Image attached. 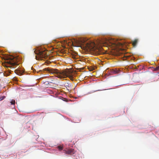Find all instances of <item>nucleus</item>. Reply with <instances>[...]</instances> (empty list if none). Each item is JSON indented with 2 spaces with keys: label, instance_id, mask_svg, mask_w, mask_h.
<instances>
[{
  "label": "nucleus",
  "instance_id": "nucleus-1",
  "mask_svg": "<svg viewBox=\"0 0 159 159\" xmlns=\"http://www.w3.org/2000/svg\"><path fill=\"white\" fill-rule=\"evenodd\" d=\"M75 45L73 43V46L80 47L87 50L93 51L98 54H102V47L98 48L96 46L95 43L90 41H86L84 39H80L79 40L75 41Z\"/></svg>",
  "mask_w": 159,
  "mask_h": 159
},
{
  "label": "nucleus",
  "instance_id": "nucleus-2",
  "mask_svg": "<svg viewBox=\"0 0 159 159\" xmlns=\"http://www.w3.org/2000/svg\"><path fill=\"white\" fill-rule=\"evenodd\" d=\"M3 58L5 60L4 63H2L3 66L10 68H15L18 65V62L19 59L17 57L11 55H5Z\"/></svg>",
  "mask_w": 159,
  "mask_h": 159
},
{
  "label": "nucleus",
  "instance_id": "nucleus-3",
  "mask_svg": "<svg viewBox=\"0 0 159 159\" xmlns=\"http://www.w3.org/2000/svg\"><path fill=\"white\" fill-rule=\"evenodd\" d=\"M45 70L50 73L56 74L57 77L61 79L69 77L68 74L65 71H59L57 69L50 68H46Z\"/></svg>",
  "mask_w": 159,
  "mask_h": 159
},
{
  "label": "nucleus",
  "instance_id": "nucleus-4",
  "mask_svg": "<svg viewBox=\"0 0 159 159\" xmlns=\"http://www.w3.org/2000/svg\"><path fill=\"white\" fill-rule=\"evenodd\" d=\"M34 52L36 55L35 57L37 60H43L48 56L46 52L44 50H35Z\"/></svg>",
  "mask_w": 159,
  "mask_h": 159
},
{
  "label": "nucleus",
  "instance_id": "nucleus-5",
  "mask_svg": "<svg viewBox=\"0 0 159 159\" xmlns=\"http://www.w3.org/2000/svg\"><path fill=\"white\" fill-rule=\"evenodd\" d=\"M65 151V152L66 154L71 155L74 153L75 152V150L74 149H70L67 150H64Z\"/></svg>",
  "mask_w": 159,
  "mask_h": 159
},
{
  "label": "nucleus",
  "instance_id": "nucleus-6",
  "mask_svg": "<svg viewBox=\"0 0 159 159\" xmlns=\"http://www.w3.org/2000/svg\"><path fill=\"white\" fill-rule=\"evenodd\" d=\"M115 45L116 47H121L122 46L123 44L120 42H117L115 43Z\"/></svg>",
  "mask_w": 159,
  "mask_h": 159
},
{
  "label": "nucleus",
  "instance_id": "nucleus-7",
  "mask_svg": "<svg viewBox=\"0 0 159 159\" xmlns=\"http://www.w3.org/2000/svg\"><path fill=\"white\" fill-rule=\"evenodd\" d=\"M15 72L18 75H22V72L20 70H16L15 71Z\"/></svg>",
  "mask_w": 159,
  "mask_h": 159
},
{
  "label": "nucleus",
  "instance_id": "nucleus-8",
  "mask_svg": "<svg viewBox=\"0 0 159 159\" xmlns=\"http://www.w3.org/2000/svg\"><path fill=\"white\" fill-rule=\"evenodd\" d=\"M11 70H8L7 72H6L4 74V75L6 76L9 75L11 73Z\"/></svg>",
  "mask_w": 159,
  "mask_h": 159
},
{
  "label": "nucleus",
  "instance_id": "nucleus-9",
  "mask_svg": "<svg viewBox=\"0 0 159 159\" xmlns=\"http://www.w3.org/2000/svg\"><path fill=\"white\" fill-rule=\"evenodd\" d=\"M138 43V40L135 39L132 43V45L134 46H136L137 43Z\"/></svg>",
  "mask_w": 159,
  "mask_h": 159
},
{
  "label": "nucleus",
  "instance_id": "nucleus-10",
  "mask_svg": "<svg viewBox=\"0 0 159 159\" xmlns=\"http://www.w3.org/2000/svg\"><path fill=\"white\" fill-rule=\"evenodd\" d=\"M57 148L59 150H61L63 149V147L62 146H59L57 147Z\"/></svg>",
  "mask_w": 159,
  "mask_h": 159
},
{
  "label": "nucleus",
  "instance_id": "nucleus-11",
  "mask_svg": "<svg viewBox=\"0 0 159 159\" xmlns=\"http://www.w3.org/2000/svg\"><path fill=\"white\" fill-rule=\"evenodd\" d=\"M10 103L11 105H14L15 103V100H12L11 102Z\"/></svg>",
  "mask_w": 159,
  "mask_h": 159
},
{
  "label": "nucleus",
  "instance_id": "nucleus-12",
  "mask_svg": "<svg viewBox=\"0 0 159 159\" xmlns=\"http://www.w3.org/2000/svg\"><path fill=\"white\" fill-rule=\"evenodd\" d=\"M5 97L4 96H2L0 98V101H2L5 98Z\"/></svg>",
  "mask_w": 159,
  "mask_h": 159
},
{
  "label": "nucleus",
  "instance_id": "nucleus-13",
  "mask_svg": "<svg viewBox=\"0 0 159 159\" xmlns=\"http://www.w3.org/2000/svg\"><path fill=\"white\" fill-rule=\"evenodd\" d=\"M113 72L114 74H116L117 73V70H113Z\"/></svg>",
  "mask_w": 159,
  "mask_h": 159
},
{
  "label": "nucleus",
  "instance_id": "nucleus-14",
  "mask_svg": "<svg viewBox=\"0 0 159 159\" xmlns=\"http://www.w3.org/2000/svg\"><path fill=\"white\" fill-rule=\"evenodd\" d=\"M159 70V66H158L157 67L155 70Z\"/></svg>",
  "mask_w": 159,
  "mask_h": 159
},
{
  "label": "nucleus",
  "instance_id": "nucleus-15",
  "mask_svg": "<svg viewBox=\"0 0 159 159\" xmlns=\"http://www.w3.org/2000/svg\"><path fill=\"white\" fill-rule=\"evenodd\" d=\"M69 77L70 78V79H72V78H72V76H70V77Z\"/></svg>",
  "mask_w": 159,
  "mask_h": 159
},
{
  "label": "nucleus",
  "instance_id": "nucleus-16",
  "mask_svg": "<svg viewBox=\"0 0 159 159\" xmlns=\"http://www.w3.org/2000/svg\"><path fill=\"white\" fill-rule=\"evenodd\" d=\"M72 57H73V58H75V56H72Z\"/></svg>",
  "mask_w": 159,
  "mask_h": 159
}]
</instances>
